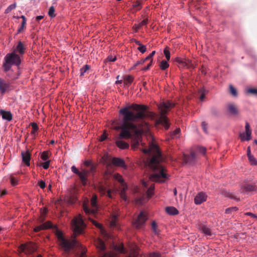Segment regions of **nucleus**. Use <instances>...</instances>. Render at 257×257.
Here are the masks:
<instances>
[{
    "mask_svg": "<svg viewBox=\"0 0 257 257\" xmlns=\"http://www.w3.org/2000/svg\"><path fill=\"white\" fill-rule=\"evenodd\" d=\"M48 15L51 18H54V17H55V9H54V7L53 6H51L49 8V11H48Z\"/></svg>",
    "mask_w": 257,
    "mask_h": 257,
    "instance_id": "f704fd0d",
    "label": "nucleus"
},
{
    "mask_svg": "<svg viewBox=\"0 0 257 257\" xmlns=\"http://www.w3.org/2000/svg\"><path fill=\"white\" fill-rule=\"evenodd\" d=\"M245 214L246 215H247V216H251V217H252L253 218H257V216L255 214H253V213H252L251 212H246V213H245Z\"/></svg>",
    "mask_w": 257,
    "mask_h": 257,
    "instance_id": "774afa93",
    "label": "nucleus"
},
{
    "mask_svg": "<svg viewBox=\"0 0 257 257\" xmlns=\"http://www.w3.org/2000/svg\"><path fill=\"white\" fill-rule=\"evenodd\" d=\"M248 159L249 162L251 165H257V161L253 155L248 156Z\"/></svg>",
    "mask_w": 257,
    "mask_h": 257,
    "instance_id": "c9c22d12",
    "label": "nucleus"
},
{
    "mask_svg": "<svg viewBox=\"0 0 257 257\" xmlns=\"http://www.w3.org/2000/svg\"><path fill=\"white\" fill-rule=\"evenodd\" d=\"M48 153L47 152H43L41 156V159L45 161H48Z\"/></svg>",
    "mask_w": 257,
    "mask_h": 257,
    "instance_id": "49530a36",
    "label": "nucleus"
},
{
    "mask_svg": "<svg viewBox=\"0 0 257 257\" xmlns=\"http://www.w3.org/2000/svg\"><path fill=\"white\" fill-rule=\"evenodd\" d=\"M148 23V19H145L143 21H142L141 23L137 24H135L133 27V29L135 30V32H137L138 30H139L143 26L147 25Z\"/></svg>",
    "mask_w": 257,
    "mask_h": 257,
    "instance_id": "b1692460",
    "label": "nucleus"
},
{
    "mask_svg": "<svg viewBox=\"0 0 257 257\" xmlns=\"http://www.w3.org/2000/svg\"><path fill=\"white\" fill-rule=\"evenodd\" d=\"M145 62H146L144 59H142L141 60H139V61H138L134 65V67H136L137 66L139 65H140V64H143V63H145Z\"/></svg>",
    "mask_w": 257,
    "mask_h": 257,
    "instance_id": "e2e57ef3",
    "label": "nucleus"
},
{
    "mask_svg": "<svg viewBox=\"0 0 257 257\" xmlns=\"http://www.w3.org/2000/svg\"><path fill=\"white\" fill-rule=\"evenodd\" d=\"M169 66V65L168 62L166 60H162L160 64V67L162 70H165L168 68Z\"/></svg>",
    "mask_w": 257,
    "mask_h": 257,
    "instance_id": "c85d7f7f",
    "label": "nucleus"
},
{
    "mask_svg": "<svg viewBox=\"0 0 257 257\" xmlns=\"http://www.w3.org/2000/svg\"><path fill=\"white\" fill-rule=\"evenodd\" d=\"M207 199V195L203 192L198 193L194 198V202L197 205L201 204L205 201Z\"/></svg>",
    "mask_w": 257,
    "mask_h": 257,
    "instance_id": "9d476101",
    "label": "nucleus"
},
{
    "mask_svg": "<svg viewBox=\"0 0 257 257\" xmlns=\"http://www.w3.org/2000/svg\"><path fill=\"white\" fill-rule=\"evenodd\" d=\"M92 164H93L92 161L89 160H86L84 162V165L86 167H89Z\"/></svg>",
    "mask_w": 257,
    "mask_h": 257,
    "instance_id": "bf43d9fd",
    "label": "nucleus"
},
{
    "mask_svg": "<svg viewBox=\"0 0 257 257\" xmlns=\"http://www.w3.org/2000/svg\"><path fill=\"white\" fill-rule=\"evenodd\" d=\"M166 212L171 215H177L179 213L178 210L174 207L169 206L166 208Z\"/></svg>",
    "mask_w": 257,
    "mask_h": 257,
    "instance_id": "aec40b11",
    "label": "nucleus"
},
{
    "mask_svg": "<svg viewBox=\"0 0 257 257\" xmlns=\"http://www.w3.org/2000/svg\"><path fill=\"white\" fill-rule=\"evenodd\" d=\"M124 80L126 81L125 84L129 85L133 81V78L132 76H127L125 77Z\"/></svg>",
    "mask_w": 257,
    "mask_h": 257,
    "instance_id": "79ce46f5",
    "label": "nucleus"
},
{
    "mask_svg": "<svg viewBox=\"0 0 257 257\" xmlns=\"http://www.w3.org/2000/svg\"><path fill=\"white\" fill-rule=\"evenodd\" d=\"M107 59L110 62H114L116 60V57H113L112 56H109Z\"/></svg>",
    "mask_w": 257,
    "mask_h": 257,
    "instance_id": "338daca9",
    "label": "nucleus"
},
{
    "mask_svg": "<svg viewBox=\"0 0 257 257\" xmlns=\"http://www.w3.org/2000/svg\"><path fill=\"white\" fill-rule=\"evenodd\" d=\"M200 230L202 233H203L205 235L208 236H211L212 235V232L210 229L207 227L206 225H202L200 226Z\"/></svg>",
    "mask_w": 257,
    "mask_h": 257,
    "instance_id": "4be33fe9",
    "label": "nucleus"
},
{
    "mask_svg": "<svg viewBox=\"0 0 257 257\" xmlns=\"http://www.w3.org/2000/svg\"><path fill=\"white\" fill-rule=\"evenodd\" d=\"M175 106V103L170 101L166 102H162L159 105V108L160 111V116L158 120V123L162 124L165 129H168L169 123L168 119L166 116L167 113L171 108Z\"/></svg>",
    "mask_w": 257,
    "mask_h": 257,
    "instance_id": "20e7f679",
    "label": "nucleus"
},
{
    "mask_svg": "<svg viewBox=\"0 0 257 257\" xmlns=\"http://www.w3.org/2000/svg\"><path fill=\"white\" fill-rule=\"evenodd\" d=\"M228 112L232 115H236L238 113V110L237 107L233 103H229L227 105Z\"/></svg>",
    "mask_w": 257,
    "mask_h": 257,
    "instance_id": "f3484780",
    "label": "nucleus"
},
{
    "mask_svg": "<svg viewBox=\"0 0 257 257\" xmlns=\"http://www.w3.org/2000/svg\"><path fill=\"white\" fill-rule=\"evenodd\" d=\"M237 210V208L236 207H232L227 208L225 209V213L230 214L232 211H236Z\"/></svg>",
    "mask_w": 257,
    "mask_h": 257,
    "instance_id": "37998d69",
    "label": "nucleus"
},
{
    "mask_svg": "<svg viewBox=\"0 0 257 257\" xmlns=\"http://www.w3.org/2000/svg\"><path fill=\"white\" fill-rule=\"evenodd\" d=\"M148 257H162L161 254L158 252H152L148 254Z\"/></svg>",
    "mask_w": 257,
    "mask_h": 257,
    "instance_id": "c03bdc74",
    "label": "nucleus"
},
{
    "mask_svg": "<svg viewBox=\"0 0 257 257\" xmlns=\"http://www.w3.org/2000/svg\"><path fill=\"white\" fill-rule=\"evenodd\" d=\"M247 92L248 93H251L255 95H257V89L255 88H249L247 89Z\"/></svg>",
    "mask_w": 257,
    "mask_h": 257,
    "instance_id": "603ef678",
    "label": "nucleus"
},
{
    "mask_svg": "<svg viewBox=\"0 0 257 257\" xmlns=\"http://www.w3.org/2000/svg\"><path fill=\"white\" fill-rule=\"evenodd\" d=\"M43 229H43V227L42 226V225H41L40 226H38L35 227L34 228V231L35 232H38V231H40L41 230H43Z\"/></svg>",
    "mask_w": 257,
    "mask_h": 257,
    "instance_id": "69168bd1",
    "label": "nucleus"
},
{
    "mask_svg": "<svg viewBox=\"0 0 257 257\" xmlns=\"http://www.w3.org/2000/svg\"><path fill=\"white\" fill-rule=\"evenodd\" d=\"M112 164L115 166L126 168V165L124 160L119 158H113L112 160Z\"/></svg>",
    "mask_w": 257,
    "mask_h": 257,
    "instance_id": "4468645a",
    "label": "nucleus"
},
{
    "mask_svg": "<svg viewBox=\"0 0 257 257\" xmlns=\"http://www.w3.org/2000/svg\"><path fill=\"white\" fill-rule=\"evenodd\" d=\"M114 178L116 180H117L119 182L121 183L122 187H123V186H127L125 183H124V180L121 175L118 174H115Z\"/></svg>",
    "mask_w": 257,
    "mask_h": 257,
    "instance_id": "bb28decb",
    "label": "nucleus"
},
{
    "mask_svg": "<svg viewBox=\"0 0 257 257\" xmlns=\"http://www.w3.org/2000/svg\"><path fill=\"white\" fill-rule=\"evenodd\" d=\"M197 151L204 155L206 153V148L203 147L198 146L197 147Z\"/></svg>",
    "mask_w": 257,
    "mask_h": 257,
    "instance_id": "a18cd8bd",
    "label": "nucleus"
},
{
    "mask_svg": "<svg viewBox=\"0 0 257 257\" xmlns=\"http://www.w3.org/2000/svg\"><path fill=\"white\" fill-rule=\"evenodd\" d=\"M155 188V184L152 183L148 188L147 191V195L149 197H151L154 194V190Z\"/></svg>",
    "mask_w": 257,
    "mask_h": 257,
    "instance_id": "a878e982",
    "label": "nucleus"
},
{
    "mask_svg": "<svg viewBox=\"0 0 257 257\" xmlns=\"http://www.w3.org/2000/svg\"><path fill=\"white\" fill-rule=\"evenodd\" d=\"M42 226L44 229L51 228L53 227V224L50 221H47L42 224Z\"/></svg>",
    "mask_w": 257,
    "mask_h": 257,
    "instance_id": "72a5a7b5",
    "label": "nucleus"
},
{
    "mask_svg": "<svg viewBox=\"0 0 257 257\" xmlns=\"http://www.w3.org/2000/svg\"><path fill=\"white\" fill-rule=\"evenodd\" d=\"M22 159L23 163L29 167L30 165L31 155L30 153L27 151H22L21 152Z\"/></svg>",
    "mask_w": 257,
    "mask_h": 257,
    "instance_id": "9b49d317",
    "label": "nucleus"
},
{
    "mask_svg": "<svg viewBox=\"0 0 257 257\" xmlns=\"http://www.w3.org/2000/svg\"><path fill=\"white\" fill-rule=\"evenodd\" d=\"M95 245L97 248H98L100 251H103L105 250V246L104 242L100 239H98L95 241Z\"/></svg>",
    "mask_w": 257,
    "mask_h": 257,
    "instance_id": "412c9836",
    "label": "nucleus"
},
{
    "mask_svg": "<svg viewBox=\"0 0 257 257\" xmlns=\"http://www.w3.org/2000/svg\"><path fill=\"white\" fill-rule=\"evenodd\" d=\"M202 128L204 131V132L206 133V134H207L208 133V132H207V123H206L205 121H203L202 122Z\"/></svg>",
    "mask_w": 257,
    "mask_h": 257,
    "instance_id": "6e6d98bb",
    "label": "nucleus"
},
{
    "mask_svg": "<svg viewBox=\"0 0 257 257\" xmlns=\"http://www.w3.org/2000/svg\"><path fill=\"white\" fill-rule=\"evenodd\" d=\"M127 189V186H123L120 191V195L121 198L125 201H127V196L126 194V191Z\"/></svg>",
    "mask_w": 257,
    "mask_h": 257,
    "instance_id": "393cba45",
    "label": "nucleus"
},
{
    "mask_svg": "<svg viewBox=\"0 0 257 257\" xmlns=\"http://www.w3.org/2000/svg\"><path fill=\"white\" fill-rule=\"evenodd\" d=\"M183 161L186 164L193 165L195 163L196 160V154L194 152H191L190 155H183Z\"/></svg>",
    "mask_w": 257,
    "mask_h": 257,
    "instance_id": "1a4fd4ad",
    "label": "nucleus"
},
{
    "mask_svg": "<svg viewBox=\"0 0 257 257\" xmlns=\"http://www.w3.org/2000/svg\"><path fill=\"white\" fill-rule=\"evenodd\" d=\"M89 167H90V170H89V171H88V173L89 172L93 173L95 172V166L93 164H92Z\"/></svg>",
    "mask_w": 257,
    "mask_h": 257,
    "instance_id": "0e129e2a",
    "label": "nucleus"
},
{
    "mask_svg": "<svg viewBox=\"0 0 257 257\" xmlns=\"http://www.w3.org/2000/svg\"><path fill=\"white\" fill-rule=\"evenodd\" d=\"M38 185L42 189H44L46 187V183L45 181L43 180H40L38 181Z\"/></svg>",
    "mask_w": 257,
    "mask_h": 257,
    "instance_id": "4d7b16f0",
    "label": "nucleus"
},
{
    "mask_svg": "<svg viewBox=\"0 0 257 257\" xmlns=\"http://www.w3.org/2000/svg\"><path fill=\"white\" fill-rule=\"evenodd\" d=\"M155 53H156L155 51H153V52H152V53L151 54H150L147 57H146L144 59L145 61H146L149 60L150 59H151V60H152V57L155 55Z\"/></svg>",
    "mask_w": 257,
    "mask_h": 257,
    "instance_id": "5fc2aeb1",
    "label": "nucleus"
},
{
    "mask_svg": "<svg viewBox=\"0 0 257 257\" xmlns=\"http://www.w3.org/2000/svg\"><path fill=\"white\" fill-rule=\"evenodd\" d=\"M243 188L246 192H251L256 189V187L251 184H247L244 186Z\"/></svg>",
    "mask_w": 257,
    "mask_h": 257,
    "instance_id": "cd10ccee",
    "label": "nucleus"
},
{
    "mask_svg": "<svg viewBox=\"0 0 257 257\" xmlns=\"http://www.w3.org/2000/svg\"><path fill=\"white\" fill-rule=\"evenodd\" d=\"M71 171H72L73 173H74V174H77V175L78 174H79V172H80V171L77 169V168L75 166H72L71 167Z\"/></svg>",
    "mask_w": 257,
    "mask_h": 257,
    "instance_id": "13d9d810",
    "label": "nucleus"
},
{
    "mask_svg": "<svg viewBox=\"0 0 257 257\" xmlns=\"http://www.w3.org/2000/svg\"><path fill=\"white\" fill-rule=\"evenodd\" d=\"M10 84L7 82L4 79L0 78V92L2 94H4L9 89Z\"/></svg>",
    "mask_w": 257,
    "mask_h": 257,
    "instance_id": "f8f14e48",
    "label": "nucleus"
},
{
    "mask_svg": "<svg viewBox=\"0 0 257 257\" xmlns=\"http://www.w3.org/2000/svg\"><path fill=\"white\" fill-rule=\"evenodd\" d=\"M79 257H86V249L85 248L82 247V250Z\"/></svg>",
    "mask_w": 257,
    "mask_h": 257,
    "instance_id": "052dcab7",
    "label": "nucleus"
},
{
    "mask_svg": "<svg viewBox=\"0 0 257 257\" xmlns=\"http://www.w3.org/2000/svg\"><path fill=\"white\" fill-rule=\"evenodd\" d=\"M86 226L82 217L80 215L75 217L71 222V227L73 232L74 238L81 234ZM55 233L57 236L59 244L66 252H69L70 249L76 245H81L75 238L72 240L66 239L63 236L61 231L59 230L56 226Z\"/></svg>",
    "mask_w": 257,
    "mask_h": 257,
    "instance_id": "f03ea898",
    "label": "nucleus"
},
{
    "mask_svg": "<svg viewBox=\"0 0 257 257\" xmlns=\"http://www.w3.org/2000/svg\"><path fill=\"white\" fill-rule=\"evenodd\" d=\"M182 67H186L188 69H194L195 68V65L191 60L185 59Z\"/></svg>",
    "mask_w": 257,
    "mask_h": 257,
    "instance_id": "5701e85b",
    "label": "nucleus"
},
{
    "mask_svg": "<svg viewBox=\"0 0 257 257\" xmlns=\"http://www.w3.org/2000/svg\"><path fill=\"white\" fill-rule=\"evenodd\" d=\"M17 6L16 3H15L11 5H10L6 10L5 11V14H8L10 12H11L13 10H14L16 9Z\"/></svg>",
    "mask_w": 257,
    "mask_h": 257,
    "instance_id": "7c9ffc66",
    "label": "nucleus"
},
{
    "mask_svg": "<svg viewBox=\"0 0 257 257\" xmlns=\"http://www.w3.org/2000/svg\"><path fill=\"white\" fill-rule=\"evenodd\" d=\"M0 114L2 115L3 119L8 121L12 120L13 115L10 111H6L3 109L0 110Z\"/></svg>",
    "mask_w": 257,
    "mask_h": 257,
    "instance_id": "dca6fc26",
    "label": "nucleus"
},
{
    "mask_svg": "<svg viewBox=\"0 0 257 257\" xmlns=\"http://www.w3.org/2000/svg\"><path fill=\"white\" fill-rule=\"evenodd\" d=\"M91 220L92 223L98 228L100 229V231L101 233V234L105 237V238H108V234L106 232V231L105 230L104 228L103 227L101 224L97 222L96 221L93 220V219L90 218Z\"/></svg>",
    "mask_w": 257,
    "mask_h": 257,
    "instance_id": "2eb2a0df",
    "label": "nucleus"
},
{
    "mask_svg": "<svg viewBox=\"0 0 257 257\" xmlns=\"http://www.w3.org/2000/svg\"><path fill=\"white\" fill-rule=\"evenodd\" d=\"M147 106L145 105L133 104L119 110V113L123 115L118 128L121 130L118 140L115 144L120 149L128 148V143L121 139H131L133 142V149H139L144 154H149L151 158L147 161L146 164L152 171L153 173L149 179L152 181L164 183L167 178L165 169L162 164L164 159L162 156L158 146L152 143L148 149H143L144 144L142 143V135L149 130V123L145 118L152 116L147 110Z\"/></svg>",
    "mask_w": 257,
    "mask_h": 257,
    "instance_id": "f257e3e1",
    "label": "nucleus"
},
{
    "mask_svg": "<svg viewBox=\"0 0 257 257\" xmlns=\"http://www.w3.org/2000/svg\"><path fill=\"white\" fill-rule=\"evenodd\" d=\"M8 72L9 73L7 74V76L13 80L18 79L22 73L20 68H17L16 72H14L13 70H10Z\"/></svg>",
    "mask_w": 257,
    "mask_h": 257,
    "instance_id": "ddd939ff",
    "label": "nucleus"
},
{
    "mask_svg": "<svg viewBox=\"0 0 257 257\" xmlns=\"http://www.w3.org/2000/svg\"><path fill=\"white\" fill-rule=\"evenodd\" d=\"M10 182L12 186H15L18 183V179L13 176L10 177Z\"/></svg>",
    "mask_w": 257,
    "mask_h": 257,
    "instance_id": "ea45409f",
    "label": "nucleus"
},
{
    "mask_svg": "<svg viewBox=\"0 0 257 257\" xmlns=\"http://www.w3.org/2000/svg\"><path fill=\"white\" fill-rule=\"evenodd\" d=\"M133 7L136 11L140 10L141 9V5L139 2H136L133 5Z\"/></svg>",
    "mask_w": 257,
    "mask_h": 257,
    "instance_id": "864d4df0",
    "label": "nucleus"
},
{
    "mask_svg": "<svg viewBox=\"0 0 257 257\" xmlns=\"http://www.w3.org/2000/svg\"><path fill=\"white\" fill-rule=\"evenodd\" d=\"M245 132L240 133L239 137L241 141H248L251 139V131L250 129V125L248 122H245Z\"/></svg>",
    "mask_w": 257,
    "mask_h": 257,
    "instance_id": "6e6552de",
    "label": "nucleus"
},
{
    "mask_svg": "<svg viewBox=\"0 0 257 257\" xmlns=\"http://www.w3.org/2000/svg\"><path fill=\"white\" fill-rule=\"evenodd\" d=\"M92 209L89 208L86 204H83V209L86 214L88 215H95L98 210V205L97 204V196L93 195L90 200Z\"/></svg>",
    "mask_w": 257,
    "mask_h": 257,
    "instance_id": "39448f33",
    "label": "nucleus"
},
{
    "mask_svg": "<svg viewBox=\"0 0 257 257\" xmlns=\"http://www.w3.org/2000/svg\"><path fill=\"white\" fill-rule=\"evenodd\" d=\"M37 249L36 245L32 242L22 244L19 247V250L26 254H31L35 252Z\"/></svg>",
    "mask_w": 257,
    "mask_h": 257,
    "instance_id": "423d86ee",
    "label": "nucleus"
},
{
    "mask_svg": "<svg viewBox=\"0 0 257 257\" xmlns=\"http://www.w3.org/2000/svg\"><path fill=\"white\" fill-rule=\"evenodd\" d=\"M115 249L120 253L124 252V247L122 244L115 246Z\"/></svg>",
    "mask_w": 257,
    "mask_h": 257,
    "instance_id": "58836bf2",
    "label": "nucleus"
},
{
    "mask_svg": "<svg viewBox=\"0 0 257 257\" xmlns=\"http://www.w3.org/2000/svg\"><path fill=\"white\" fill-rule=\"evenodd\" d=\"M25 48L21 41H19L16 48L13 52H15V53L18 52L21 55H23L25 53Z\"/></svg>",
    "mask_w": 257,
    "mask_h": 257,
    "instance_id": "6ab92c4d",
    "label": "nucleus"
},
{
    "mask_svg": "<svg viewBox=\"0 0 257 257\" xmlns=\"http://www.w3.org/2000/svg\"><path fill=\"white\" fill-rule=\"evenodd\" d=\"M164 54L167 60H169L170 59V51L167 47H166L164 49Z\"/></svg>",
    "mask_w": 257,
    "mask_h": 257,
    "instance_id": "a19ab883",
    "label": "nucleus"
},
{
    "mask_svg": "<svg viewBox=\"0 0 257 257\" xmlns=\"http://www.w3.org/2000/svg\"><path fill=\"white\" fill-rule=\"evenodd\" d=\"M21 63L20 56L15 53V52L8 53L4 57L3 68L5 72L10 71L12 66L15 65L20 68Z\"/></svg>",
    "mask_w": 257,
    "mask_h": 257,
    "instance_id": "7ed1b4c3",
    "label": "nucleus"
},
{
    "mask_svg": "<svg viewBox=\"0 0 257 257\" xmlns=\"http://www.w3.org/2000/svg\"><path fill=\"white\" fill-rule=\"evenodd\" d=\"M117 216L116 215H113L111 218L110 222V226L112 227H115L116 225V219Z\"/></svg>",
    "mask_w": 257,
    "mask_h": 257,
    "instance_id": "c756f323",
    "label": "nucleus"
},
{
    "mask_svg": "<svg viewBox=\"0 0 257 257\" xmlns=\"http://www.w3.org/2000/svg\"><path fill=\"white\" fill-rule=\"evenodd\" d=\"M31 125L32 127L31 134H33L34 136H35L36 132H37V131L38 130V126L35 122L31 123Z\"/></svg>",
    "mask_w": 257,
    "mask_h": 257,
    "instance_id": "2f4dec72",
    "label": "nucleus"
},
{
    "mask_svg": "<svg viewBox=\"0 0 257 257\" xmlns=\"http://www.w3.org/2000/svg\"><path fill=\"white\" fill-rule=\"evenodd\" d=\"M152 228L153 230V232L155 234H157L158 233L157 225L155 221H153L152 223Z\"/></svg>",
    "mask_w": 257,
    "mask_h": 257,
    "instance_id": "09e8293b",
    "label": "nucleus"
},
{
    "mask_svg": "<svg viewBox=\"0 0 257 257\" xmlns=\"http://www.w3.org/2000/svg\"><path fill=\"white\" fill-rule=\"evenodd\" d=\"M88 65H85L83 67L81 68L80 70V76H82L89 69Z\"/></svg>",
    "mask_w": 257,
    "mask_h": 257,
    "instance_id": "e433bc0d",
    "label": "nucleus"
},
{
    "mask_svg": "<svg viewBox=\"0 0 257 257\" xmlns=\"http://www.w3.org/2000/svg\"><path fill=\"white\" fill-rule=\"evenodd\" d=\"M49 165H50V161L48 160V161H45V162H44L43 163H42L40 165V166L42 167L44 169L46 170L49 168Z\"/></svg>",
    "mask_w": 257,
    "mask_h": 257,
    "instance_id": "8fccbe9b",
    "label": "nucleus"
},
{
    "mask_svg": "<svg viewBox=\"0 0 257 257\" xmlns=\"http://www.w3.org/2000/svg\"><path fill=\"white\" fill-rule=\"evenodd\" d=\"M146 46L144 45H142L138 48V50L142 54L146 51Z\"/></svg>",
    "mask_w": 257,
    "mask_h": 257,
    "instance_id": "3c124183",
    "label": "nucleus"
},
{
    "mask_svg": "<svg viewBox=\"0 0 257 257\" xmlns=\"http://www.w3.org/2000/svg\"><path fill=\"white\" fill-rule=\"evenodd\" d=\"M184 60L185 59H183L180 57H177L175 59L176 62H177L180 65V66L182 67L184 62Z\"/></svg>",
    "mask_w": 257,
    "mask_h": 257,
    "instance_id": "de8ad7c7",
    "label": "nucleus"
},
{
    "mask_svg": "<svg viewBox=\"0 0 257 257\" xmlns=\"http://www.w3.org/2000/svg\"><path fill=\"white\" fill-rule=\"evenodd\" d=\"M147 220L146 214L144 211H141L137 219L134 222V226L137 228L142 227Z\"/></svg>",
    "mask_w": 257,
    "mask_h": 257,
    "instance_id": "0eeeda50",
    "label": "nucleus"
},
{
    "mask_svg": "<svg viewBox=\"0 0 257 257\" xmlns=\"http://www.w3.org/2000/svg\"><path fill=\"white\" fill-rule=\"evenodd\" d=\"M180 128H177L171 134V137L172 138H179L180 136Z\"/></svg>",
    "mask_w": 257,
    "mask_h": 257,
    "instance_id": "473e14b6",
    "label": "nucleus"
},
{
    "mask_svg": "<svg viewBox=\"0 0 257 257\" xmlns=\"http://www.w3.org/2000/svg\"><path fill=\"white\" fill-rule=\"evenodd\" d=\"M229 89H230V92L231 93V94L235 97H236L237 95V93L236 89L232 85H229Z\"/></svg>",
    "mask_w": 257,
    "mask_h": 257,
    "instance_id": "4c0bfd02",
    "label": "nucleus"
},
{
    "mask_svg": "<svg viewBox=\"0 0 257 257\" xmlns=\"http://www.w3.org/2000/svg\"><path fill=\"white\" fill-rule=\"evenodd\" d=\"M88 173V171L85 170H82L81 171L79 172V174H77L83 185H85L86 184L87 176Z\"/></svg>",
    "mask_w": 257,
    "mask_h": 257,
    "instance_id": "a211bd4d",
    "label": "nucleus"
},
{
    "mask_svg": "<svg viewBox=\"0 0 257 257\" xmlns=\"http://www.w3.org/2000/svg\"><path fill=\"white\" fill-rule=\"evenodd\" d=\"M113 191L111 189H108L107 191H106V195L109 198H112V193H113Z\"/></svg>",
    "mask_w": 257,
    "mask_h": 257,
    "instance_id": "680f3d73",
    "label": "nucleus"
}]
</instances>
